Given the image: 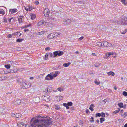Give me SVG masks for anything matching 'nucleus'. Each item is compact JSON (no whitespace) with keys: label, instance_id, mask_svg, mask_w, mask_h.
I'll return each mask as SVG.
<instances>
[{"label":"nucleus","instance_id":"obj_54","mask_svg":"<svg viewBox=\"0 0 127 127\" xmlns=\"http://www.w3.org/2000/svg\"><path fill=\"white\" fill-rule=\"evenodd\" d=\"M100 65V64H99V65H96V64H95L94 65V66L95 67H97L98 68V67H99V66Z\"/></svg>","mask_w":127,"mask_h":127},{"label":"nucleus","instance_id":"obj_30","mask_svg":"<svg viewBox=\"0 0 127 127\" xmlns=\"http://www.w3.org/2000/svg\"><path fill=\"white\" fill-rule=\"evenodd\" d=\"M118 105L120 108H122L123 107V104L122 103H120L118 104Z\"/></svg>","mask_w":127,"mask_h":127},{"label":"nucleus","instance_id":"obj_43","mask_svg":"<svg viewBox=\"0 0 127 127\" xmlns=\"http://www.w3.org/2000/svg\"><path fill=\"white\" fill-rule=\"evenodd\" d=\"M19 115H20V114H19L16 113V118H19L20 116Z\"/></svg>","mask_w":127,"mask_h":127},{"label":"nucleus","instance_id":"obj_44","mask_svg":"<svg viewBox=\"0 0 127 127\" xmlns=\"http://www.w3.org/2000/svg\"><path fill=\"white\" fill-rule=\"evenodd\" d=\"M48 57V55H47L46 54L45 56V57L44 58V60H46L47 59Z\"/></svg>","mask_w":127,"mask_h":127},{"label":"nucleus","instance_id":"obj_27","mask_svg":"<svg viewBox=\"0 0 127 127\" xmlns=\"http://www.w3.org/2000/svg\"><path fill=\"white\" fill-rule=\"evenodd\" d=\"M36 18V16L35 14H32L31 16V18L32 20Z\"/></svg>","mask_w":127,"mask_h":127},{"label":"nucleus","instance_id":"obj_28","mask_svg":"<svg viewBox=\"0 0 127 127\" xmlns=\"http://www.w3.org/2000/svg\"><path fill=\"white\" fill-rule=\"evenodd\" d=\"M0 14L2 15H4L5 14V11L2 9H0Z\"/></svg>","mask_w":127,"mask_h":127},{"label":"nucleus","instance_id":"obj_33","mask_svg":"<svg viewBox=\"0 0 127 127\" xmlns=\"http://www.w3.org/2000/svg\"><path fill=\"white\" fill-rule=\"evenodd\" d=\"M120 111V108H118L117 109V110H115L113 112V113L114 114H116L118 112H119Z\"/></svg>","mask_w":127,"mask_h":127},{"label":"nucleus","instance_id":"obj_39","mask_svg":"<svg viewBox=\"0 0 127 127\" xmlns=\"http://www.w3.org/2000/svg\"><path fill=\"white\" fill-rule=\"evenodd\" d=\"M4 76H2L0 77V81H2L5 80V78Z\"/></svg>","mask_w":127,"mask_h":127},{"label":"nucleus","instance_id":"obj_56","mask_svg":"<svg viewBox=\"0 0 127 127\" xmlns=\"http://www.w3.org/2000/svg\"><path fill=\"white\" fill-rule=\"evenodd\" d=\"M83 38H84V37L83 36H82L79 38V40H82V39H83Z\"/></svg>","mask_w":127,"mask_h":127},{"label":"nucleus","instance_id":"obj_5","mask_svg":"<svg viewBox=\"0 0 127 127\" xmlns=\"http://www.w3.org/2000/svg\"><path fill=\"white\" fill-rule=\"evenodd\" d=\"M102 43L103 46L104 47H109L111 46L112 45L110 43L105 41H103L102 42Z\"/></svg>","mask_w":127,"mask_h":127},{"label":"nucleus","instance_id":"obj_36","mask_svg":"<svg viewBox=\"0 0 127 127\" xmlns=\"http://www.w3.org/2000/svg\"><path fill=\"white\" fill-rule=\"evenodd\" d=\"M9 62L11 65H13L15 64V61L13 62L11 61H10Z\"/></svg>","mask_w":127,"mask_h":127},{"label":"nucleus","instance_id":"obj_35","mask_svg":"<svg viewBox=\"0 0 127 127\" xmlns=\"http://www.w3.org/2000/svg\"><path fill=\"white\" fill-rule=\"evenodd\" d=\"M123 94L125 96H127V92L126 91H123Z\"/></svg>","mask_w":127,"mask_h":127},{"label":"nucleus","instance_id":"obj_49","mask_svg":"<svg viewBox=\"0 0 127 127\" xmlns=\"http://www.w3.org/2000/svg\"><path fill=\"white\" fill-rule=\"evenodd\" d=\"M55 18H52V17H50L49 18V20L51 21L52 20H55Z\"/></svg>","mask_w":127,"mask_h":127},{"label":"nucleus","instance_id":"obj_6","mask_svg":"<svg viewBox=\"0 0 127 127\" xmlns=\"http://www.w3.org/2000/svg\"><path fill=\"white\" fill-rule=\"evenodd\" d=\"M49 9L48 8L45 9L44 10L43 14L45 16L47 17L49 16Z\"/></svg>","mask_w":127,"mask_h":127},{"label":"nucleus","instance_id":"obj_42","mask_svg":"<svg viewBox=\"0 0 127 127\" xmlns=\"http://www.w3.org/2000/svg\"><path fill=\"white\" fill-rule=\"evenodd\" d=\"M102 117H105V113L103 112L101 113V116Z\"/></svg>","mask_w":127,"mask_h":127},{"label":"nucleus","instance_id":"obj_10","mask_svg":"<svg viewBox=\"0 0 127 127\" xmlns=\"http://www.w3.org/2000/svg\"><path fill=\"white\" fill-rule=\"evenodd\" d=\"M56 36L54 33H51L47 36V37L50 39H52L55 37Z\"/></svg>","mask_w":127,"mask_h":127},{"label":"nucleus","instance_id":"obj_17","mask_svg":"<svg viewBox=\"0 0 127 127\" xmlns=\"http://www.w3.org/2000/svg\"><path fill=\"white\" fill-rule=\"evenodd\" d=\"M71 21L70 19H68L67 20L65 19V21L64 20V24H68L71 23Z\"/></svg>","mask_w":127,"mask_h":127},{"label":"nucleus","instance_id":"obj_18","mask_svg":"<svg viewBox=\"0 0 127 127\" xmlns=\"http://www.w3.org/2000/svg\"><path fill=\"white\" fill-rule=\"evenodd\" d=\"M63 96H57L56 97L57 101H60V100H61L63 99Z\"/></svg>","mask_w":127,"mask_h":127},{"label":"nucleus","instance_id":"obj_45","mask_svg":"<svg viewBox=\"0 0 127 127\" xmlns=\"http://www.w3.org/2000/svg\"><path fill=\"white\" fill-rule=\"evenodd\" d=\"M95 83L97 85H99L100 83V82H98L97 81H95Z\"/></svg>","mask_w":127,"mask_h":127},{"label":"nucleus","instance_id":"obj_9","mask_svg":"<svg viewBox=\"0 0 127 127\" xmlns=\"http://www.w3.org/2000/svg\"><path fill=\"white\" fill-rule=\"evenodd\" d=\"M45 80H49L53 79V77L50 74H49L47 75L45 78Z\"/></svg>","mask_w":127,"mask_h":127},{"label":"nucleus","instance_id":"obj_53","mask_svg":"<svg viewBox=\"0 0 127 127\" xmlns=\"http://www.w3.org/2000/svg\"><path fill=\"white\" fill-rule=\"evenodd\" d=\"M121 1L124 4L126 2L125 1V0H121Z\"/></svg>","mask_w":127,"mask_h":127},{"label":"nucleus","instance_id":"obj_41","mask_svg":"<svg viewBox=\"0 0 127 127\" xmlns=\"http://www.w3.org/2000/svg\"><path fill=\"white\" fill-rule=\"evenodd\" d=\"M127 116V112H125L123 114V116L124 117V118H125V117Z\"/></svg>","mask_w":127,"mask_h":127},{"label":"nucleus","instance_id":"obj_11","mask_svg":"<svg viewBox=\"0 0 127 127\" xmlns=\"http://www.w3.org/2000/svg\"><path fill=\"white\" fill-rule=\"evenodd\" d=\"M18 32H16L15 33L12 34H9L8 35L7 37L8 38H14V36L17 35Z\"/></svg>","mask_w":127,"mask_h":127},{"label":"nucleus","instance_id":"obj_24","mask_svg":"<svg viewBox=\"0 0 127 127\" xmlns=\"http://www.w3.org/2000/svg\"><path fill=\"white\" fill-rule=\"evenodd\" d=\"M71 64L70 62H68L67 63H65L64 64V67H67L69 65Z\"/></svg>","mask_w":127,"mask_h":127},{"label":"nucleus","instance_id":"obj_59","mask_svg":"<svg viewBox=\"0 0 127 127\" xmlns=\"http://www.w3.org/2000/svg\"><path fill=\"white\" fill-rule=\"evenodd\" d=\"M86 113H89L90 112L89 110L88 109H86Z\"/></svg>","mask_w":127,"mask_h":127},{"label":"nucleus","instance_id":"obj_61","mask_svg":"<svg viewBox=\"0 0 127 127\" xmlns=\"http://www.w3.org/2000/svg\"><path fill=\"white\" fill-rule=\"evenodd\" d=\"M47 96V95H44L42 96V98L43 99H44V97H46Z\"/></svg>","mask_w":127,"mask_h":127},{"label":"nucleus","instance_id":"obj_1","mask_svg":"<svg viewBox=\"0 0 127 127\" xmlns=\"http://www.w3.org/2000/svg\"><path fill=\"white\" fill-rule=\"evenodd\" d=\"M30 122L32 127H47L52 122L48 117L37 116L32 118Z\"/></svg>","mask_w":127,"mask_h":127},{"label":"nucleus","instance_id":"obj_55","mask_svg":"<svg viewBox=\"0 0 127 127\" xmlns=\"http://www.w3.org/2000/svg\"><path fill=\"white\" fill-rule=\"evenodd\" d=\"M35 3L36 5H38L39 4V2L37 1H36L35 2Z\"/></svg>","mask_w":127,"mask_h":127},{"label":"nucleus","instance_id":"obj_51","mask_svg":"<svg viewBox=\"0 0 127 127\" xmlns=\"http://www.w3.org/2000/svg\"><path fill=\"white\" fill-rule=\"evenodd\" d=\"M57 76V74H53V75H52L53 77V79L54 77H56Z\"/></svg>","mask_w":127,"mask_h":127},{"label":"nucleus","instance_id":"obj_25","mask_svg":"<svg viewBox=\"0 0 127 127\" xmlns=\"http://www.w3.org/2000/svg\"><path fill=\"white\" fill-rule=\"evenodd\" d=\"M57 90L59 91H62L64 90V88L63 87H61L57 88Z\"/></svg>","mask_w":127,"mask_h":127},{"label":"nucleus","instance_id":"obj_29","mask_svg":"<svg viewBox=\"0 0 127 127\" xmlns=\"http://www.w3.org/2000/svg\"><path fill=\"white\" fill-rule=\"evenodd\" d=\"M24 40V39L19 38L16 40V42H21Z\"/></svg>","mask_w":127,"mask_h":127},{"label":"nucleus","instance_id":"obj_63","mask_svg":"<svg viewBox=\"0 0 127 127\" xmlns=\"http://www.w3.org/2000/svg\"><path fill=\"white\" fill-rule=\"evenodd\" d=\"M104 102H105V103L107 101H108V100L107 99H104Z\"/></svg>","mask_w":127,"mask_h":127},{"label":"nucleus","instance_id":"obj_19","mask_svg":"<svg viewBox=\"0 0 127 127\" xmlns=\"http://www.w3.org/2000/svg\"><path fill=\"white\" fill-rule=\"evenodd\" d=\"M115 54V53L114 52H107L106 54V55L107 56L109 57L110 55H113Z\"/></svg>","mask_w":127,"mask_h":127},{"label":"nucleus","instance_id":"obj_47","mask_svg":"<svg viewBox=\"0 0 127 127\" xmlns=\"http://www.w3.org/2000/svg\"><path fill=\"white\" fill-rule=\"evenodd\" d=\"M5 72L4 71H0V74H5Z\"/></svg>","mask_w":127,"mask_h":127},{"label":"nucleus","instance_id":"obj_38","mask_svg":"<svg viewBox=\"0 0 127 127\" xmlns=\"http://www.w3.org/2000/svg\"><path fill=\"white\" fill-rule=\"evenodd\" d=\"M101 116V114L100 113H96L95 114V117H100Z\"/></svg>","mask_w":127,"mask_h":127},{"label":"nucleus","instance_id":"obj_23","mask_svg":"<svg viewBox=\"0 0 127 127\" xmlns=\"http://www.w3.org/2000/svg\"><path fill=\"white\" fill-rule=\"evenodd\" d=\"M107 74L109 76L111 75L113 76L115 74V73L113 72L112 71L108 72L107 73Z\"/></svg>","mask_w":127,"mask_h":127},{"label":"nucleus","instance_id":"obj_12","mask_svg":"<svg viewBox=\"0 0 127 127\" xmlns=\"http://www.w3.org/2000/svg\"><path fill=\"white\" fill-rule=\"evenodd\" d=\"M23 17L24 16L23 15L20 16L18 17V22L19 23H22V19L23 18Z\"/></svg>","mask_w":127,"mask_h":127},{"label":"nucleus","instance_id":"obj_26","mask_svg":"<svg viewBox=\"0 0 127 127\" xmlns=\"http://www.w3.org/2000/svg\"><path fill=\"white\" fill-rule=\"evenodd\" d=\"M96 45L98 46L99 47H102L103 46V44L102 43V42L101 43V42H97L96 43Z\"/></svg>","mask_w":127,"mask_h":127},{"label":"nucleus","instance_id":"obj_52","mask_svg":"<svg viewBox=\"0 0 127 127\" xmlns=\"http://www.w3.org/2000/svg\"><path fill=\"white\" fill-rule=\"evenodd\" d=\"M50 49V48L49 47H47L45 48L46 50H49Z\"/></svg>","mask_w":127,"mask_h":127},{"label":"nucleus","instance_id":"obj_8","mask_svg":"<svg viewBox=\"0 0 127 127\" xmlns=\"http://www.w3.org/2000/svg\"><path fill=\"white\" fill-rule=\"evenodd\" d=\"M21 87L23 89H26L28 88L29 86H28L27 84L25 82L23 81L21 85Z\"/></svg>","mask_w":127,"mask_h":127},{"label":"nucleus","instance_id":"obj_3","mask_svg":"<svg viewBox=\"0 0 127 127\" xmlns=\"http://www.w3.org/2000/svg\"><path fill=\"white\" fill-rule=\"evenodd\" d=\"M53 57H55L57 56H60L64 54V52L61 51H56L54 52L53 53Z\"/></svg>","mask_w":127,"mask_h":127},{"label":"nucleus","instance_id":"obj_22","mask_svg":"<svg viewBox=\"0 0 127 127\" xmlns=\"http://www.w3.org/2000/svg\"><path fill=\"white\" fill-rule=\"evenodd\" d=\"M94 104H93L91 105L90 106V107L89 108L91 111H93L94 110L93 108L94 107Z\"/></svg>","mask_w":127,"mask_h":127},{"label":"nucleus","instance_id":"obj_62","mask_svg":"<svg viewBox=\"0 0 127 127\" xmlns=\"http://www.w3.org/2000/svg\"><path fill=\"white\" fill-rule=\"evenodd\" d=\"M49 55L51 57H52L53 56V54L52 53H49Z\"/></svg>","mask_w":127,"mask_h":127},{"label":"nucleus","instance_id":"obj_40","mask_svg":"<svg viewBox=\"0 0 127 127\" xmlns=\"http://www.w3.org/2000/svg\"><path fill=\"white\" fill-rule=\"evenodd\" d=\"M79 124L82 125L83 123V122L82 120H80L79 122Z\"/></svg>","mask_w":127,"mask_h":127},{"label":"nucleus","instance_id":"obj_20","mask_svg":"<svg viewBox=\"0 0 127 127\" xmlns=\"http://www.w3.org/2000/svg\"><path fill=\"white\" fill-rule=\"evenodd\" d=\"M54 107L55 108V109L57 110H59L61 108L60 107V106L57 105V104H54Z\"/></svg>","mask_w":127,"mask_h":127},{"label":"nucleus","instance_id":"obj_34","mask_svg":"<svg viewBox=\"0 0 127 127\" xmlns=\"http://www.w3.org/2000/svg\"><path fill=\"white\" fill-rule=\"evenodd\" d=\"M105 120V119L103 118H101L100 119V122L101 123H102Z\"/></svg>","mask_w":127,"mask_h":127},{"label":"nucleus","instance_id":"obj_16","mask_svg":"<svg viewBox=\"0 0 127 127\" xmlns=\"http://www.w3.org/2000/svg\"><path fill=\"white\" fill-rule=\"evenodd\" d=\"M21 101L20 100H17L14 102V104L15 105H18L20 104L21 103Z\"/></svg>","mask_w":127,"mask_h":127},{"label":"nucleus","instance_id":"obj_32","mask_svg":"<svg viewBox=\"0 0 127 127\" xmlns=\"http://www.w3.org/2000/svg\"><path fill=\"white\" fill-rule=\"evenodd\" d=\"M5 67L7 69H9L10 68V64H6L5 65Z\"/></svg>","mask_w":127,"mask_h":127},{"label":"nucleus","instance_id":"obj_48","mask_svg":"<svg viewBox=\"0 0 127 127\" xmlns=\"http://www.w3.org/2000/svg\"><path fill=\"white\" fill-rule=\"evenodd\" d=\"M16 113H14L12 114H11V115L12 116L14 117H15L16 118Z\"/></svg>","mask_w":127,"mask_h":127},{"label":"nucleus","instance_id":"obj_64","mask_svg":"<svg viewBox=\"0 0 127 127\" xmlns=\"http://www.w3.org/2000/svg\"><path fill=\"white\" fill-rule=\"evenodd\" d=\"M124 127H127V123L124 126Z\"/></svg>","mask_w":127,"mask_h":127},{"label":"nucleus","instance_id":"obj_37","mask_svg":"<svg viewBox=\"0 0 127 127\" xmlns=\"http://www.w3.org/2000/svg\"><path fill=\"white\" fill-rule=\"evenodd\" d=\"M45 32V31H42L39 32H38L39 33V35H41L43 34Z\"/></svg>","mask_w":127,"mask_h":127},{"label":"nucleus","instance_id":"obj_2","mask_svg":"<svg viewBox=\"0 0 127 127\" xmlns=\"http://www.w3.org/2000/svg\"><path fill=\"white\" fill-rule=\"evenodd\" d=\"M48 23H49L50 26L52 25V24L48 23L47 22H46L44 20H42L39 21L37 24V26H40L43 25H46L47 24L48 25Z\"/></svg>","mask_w":127,"mask_h":127},{"label":"nucleus","instance_id":"obj_21","mask_svg":"<svg viewBox=\"0 0 127 127\" xmlns=\"http://www.w3.org/2000/svg\"><path fill=\"white\" fill-rule=\"evenodd\" d=\"M17 81L21 85L22 83V82L24 81L22 79H17Z\"/></svg>","mask_w":127,"mask_h":127},{"label":"nucleus","instance_id":"obj_60","mask_svg":"<svg viewBox=\"0 0 127 127\" xmlns=\"http://www.w3.org/2000/svg\"><path fill=\"white\" fill-rule=\"evenodd\" d=\"M24 31L25 32H26L29 31V29H24Z\"/></svg>","mask_w":127,"mask_h":127},{"label":"nucleus","instance_id":"obj_15","mask_svg":"<svg viewBox=\"0 0 127 127\" xmlns=\"http://www.w3.org/2000/svg\"><path fill=\"white\" fill-rule=\"evenodd\" d=\"M52 90V88L50 87L49 86L48 87L47 89H46L45 91L43 92L44 93H47L51 91Z\"/></svg>","mask_w":127,"mask_h":127},{"label":"nucleus","instance_id":"obj_57","mask_svg":"<svg viewBox=\"0 0 127 127\" xmlns=\"http://www.w3.org/2000/svg\"><path fill=\"white\" fill-rule=\"evenodd\" d=\"M13 18H9L8 19V20L9 21V23H10L11 21V20Z\"/></svg>","mask_w":127,"mask_h":127},{"label":"nucleus","instance_id":"obj_7","mask_svg":"<svg viewBox=\"0 0 127 127\" xmlns=\"http://www.w3.org/2000/svg\"><path fill=\"white\" fill-rule=\"evenodd\" d=\"M73 103L71 102H69L67 103H64V106L66 107L67 109H68L69 108V106H71L72 105Z\"/></svg>","mask_w":127,"mask_h":127},{"label":"nucleus","instance_id":"obj_50","mask_svg":"<svg viewBox=\"0 0 127 127\" xmlns=\"http://www.w3.org/2000/svg\"><path fill=\"white\" fill-rule=\"evenodd\" d=\"M7 21V19L5 17H4L3 19V22L6 23Z\"/></svg>","mask_w":127,"mask_h":127},{"label":"nucleus","instance_id":"obj_58","mask_svg":"<svg viewBox=\"0 0 127 127\" xmlns=\"http://www.w3.org/2000/svg\"><path fill=\"white\" fill-rule=\"evenodd\" d=\"M32 9V8L30 7H29L28 10L29 11H31Z\"/></svg>","mask_w":127,"mask_h":127},{"label":"nucleus","instance_id":"obj_14","mask_svg":"<svg viewBox=\"0 0 127 127\" xmlns=\"http://www.w3.org/2000/svg\"><path fill=\"white\" fill-rule=\"evenodd\" d=\"M17 125L20 127H26V126H27L22 122L18 123L17 124Z\"/></svg>","mask_w":127,"mask_h":127},{"label":"nucleus","instance_id":"obj_4","mask_svg":"<svg viewBox=\"0 0 127 127\" xmlns=\"http://www.w3.org/2000/svg\"><path fill=\"white\" fill-rule=\"evenodd\" d=\"M117 23L118 24L120 23L121 25H127V17H125L121 21H118Z\"/></svg>","mask_w":127,"mask_h":127},{"label":"nucleus","instance_id":"obj_31","mask_svg":"<svg viewBox=\"0 0 127 127\" xmlns=\"http://www.w3.org/2000/svg\"><path fill=\"white\" fill-rule=\"evenodd\" d=\"M31 25V24H29L28 25H25L24 26L22 27H21V28H27V27H28L30 26Z\"/></svg>","mask_w":127,"mask_h":127},{"label":"nucleus","instance_id":"obj_13","mask_svg":"<svg viewBox=\"0 0 127 127\" xmlns=\"http://www.w3.org/2000/svg\"><path fill=\"white\" fill-rule=\"evenodd\" d=\"M17 9H11L9 10V13L11 14L16 12L17 11Z\"/></svg>","mask_w":127,"mask_h":127},{"label":"nucleus","instance_id":"obj_46","mask_svg":"<svg viewBox=\"0 0 127 127\" xmlns=\"http://www.w3.org/2000/svg\"><path fill=\"white\" fill-rule=\"evenodd\" d=\"M90 121L91 122H94V118L93 117H91V118L90 119Z\"/></svg>","mask_w":127,"mask_h":127}]
</instances>
